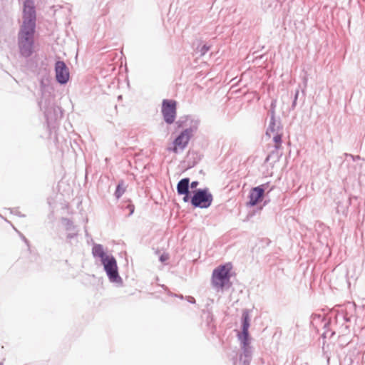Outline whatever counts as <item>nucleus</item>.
Returning a JSON list of instances; mask_svg holds the SVG:
<instances>
[{"label":"nucleus","mask_w":365,"mask_h":365,"mask_svg":"<svg viewBox=\"0 0 365 365\" xmlns=\"http://www.w3.org/2000/svg\"><path fill=\"white\" fill-rule=\"evenodd\" d=\"M23 22L18 35V44L21 54L30 56L34 51L36 14L32 0H26L23 9Z\"/></svg>","instance_id":"obj_1"},{"label":"nucleus","mask_w":365,"mask_h":365,"mask_svg":"<svg viewBox=\"0 0 365 365\" xmlns=\"http://www.w3.org/2000/svg\"><path fill=\"white\" fill-rule=\"evenodd\" d=\"M232 269V264L227 263L225 264L218 266L213 270L212 283L217 290H222L224 288H227L230 286Z\"/></svg>","instance_id":"obj_2"},{"label":"nucleus","mask_w":365,"mask_h":365,"mask_svg":"<svg viewBox=\"0 0 365 365\" xmlns=\"http://www.w3.org/2000/svg\"><path fill=\"white\" fill-rule=\"evenodd\" d=\"M212 202V196L207 190H198L192 197L191 202L195 207H208Z\"/></svg>","instance_id":"obj_3"},{"label":"nucleus","mask_w":365,"mask_h":365,"mask_svg":"<svg viewBox=\"0 0 365 365\" xmlns=\"http://www.w3.org/2000/svg\"><path fill=\"white\" fill-rule=\"evenodd\" d=\"M104 269L110 279L113 282H118L120 279L118 272V266L115 259L109 255L105 258L102 262Z\"/></svg>","instance_id":"obj_4"},{"label":"nucleus","mask_w":365,"mask_h":365,"mask_svg":"<svg viewBox=\"0 0 365 365\" xmlns=\"http://www.w3.org/2000/svg\"><path fill=\"white\" fill-rule=\"evenodd\" d=\"M192 135V130L190 128L182 130L173 141V148H168L169 150L175 153L182 150L188 144Z\"/></svg>","instance_id":"obj_5"},{"label":"nucleus","mask_w":365,"mask_h":365,"mask_svg":"<svg viewBox=\"0 0 365 365\" xmlns=\"http://www.w3.org/2000/svg\"><path fill=\"white\" fill-rule=\"evenodd\" d=\"M176 101L173 100H164L163 101L162 113L165 121L172 124L176 116Z\"/></svg>","instance_id":"obj_6"},{"label":"nucleus","mask_w":365,"mask_h":365,"mask_svg":"<svg viewBox=\"0 0 365 365\" xmlns=\"http://www.w3.org/2000/svg\"><path fill=\"white\" fill-rule=\"evenodd\" d=\"M56 76L58 82L66 83L69 79V71L63 61H58L56 63Z\"/></svg>","instance_id":"obj_7"},{"label":"nucleus","mask_w":365,"mask_h":365,"mask_svg":"<svg viewBox=\"0 0 365 365\" xmlns=\"http://www.w3.org/2000/svg\"><path fill=\"white\" fill-rule=\"evenodd\" d=\"M244 317V322H243V327H242V331L241 334H239V339H240L241 342L243 344V346L245 348V351H247V348L249 345L248 342V337H249V314L247 312L243 314Z\"/></svg>","instance_id":"obj_8"},{"label":"nucleus","mask_w":365,"mask_h":365,"mask_svg":"<svg viewBox=\"0 0 365 365\" xmlns=\"http://www.w3.org/2000/svg\"><path fill=\"white\" fill-rule=\"evenodd\" d=\"M265 186L266 184H263L260 186L252 188V215L255 212V207L257 205L259 202L262 200V198L264 197Z\"/></svg>","instance_id":"obj_9"},{"label":"nucleus","mask_w":365,"mask_h":365,"mask_svg":"<svg viewBox=\"0 0 365 365\" xmlns=\"http://www.w3.org/2000/svg\"><path fill=\"white\" fill-rule=\"evenodd\" d=\"M283 127L280 120H277L274 116V112L272 111V116L270 117V121L267 129L266 134L267 135H273L274 133H278L282 132Z\"/></svg>","instance_id":"obj_10"},{"label":"nucleus","mask_w":365,"mask_h":365,"mask_svg":"<svg viewBox=\"0 0 365 365\" xmlns=\"http://www.w3.org/2000/svg\"><path fill=\"white\" fill-rule=\"evenodd\" d=\"M189 179H182L177 185V190L180 195H187L189 192Z\"/></svg>","instance_id":"obj_11"},{"label":"nucleus","mask_w":365,"mask_h":365,"mask_svg":"<svg viewBox=\"0 0 365 365\" xmlns=\"http://www.w3.org/2000/svg\"><path fill=\"white\" fill-rule=\"evenodd\" d=\"M92 254L94 257L101 258V262L109 256L104 252L103 247L101 245H95L92 248Z\"/></svg>","instance_id":"obj_12"},{"label":"nucleus","mask_w":365,"mask_h":365,"mask_svg":"<svg viewBox=\"0 0 365 365\" xmlns=\"http://www.w3.org/2000/svg\"><path fill=\"white\" fill-rule=\"evenodd\" d=\"M283 135L282 132H279L278 133H274L273 135H268L269 138H272V140L274 143V148L277 150L282 148V136Z\"/></svg>","instance_id":"obj_13"},{"label":"nucleus","mask_w":365,"mask_h":365,"mask_svg":"<svg viewBox=\"0 0 365 365\" xmlns=\"http://www.w3.org/2000/svg\"><path fill=\"white\" fill-rule=\"evenodd\" d=\"M125 186L123 183V182H119V184L117 186L116 190H115V196L117 198H119L121 197V195L125 192Z\"/></svg>","instance_id":"obj_14"},{"label":"nucleus","mask_w":365,"mask_h":365,"mask_svg":"<svg viewBox=\"0 0 365 365\" xmlns=\"http://www.w3.org/2000/svg\"><path fill=\"white\" fill-rule=\"evenodd\" d=\"M280 155L278 152H272L271 154L268 155L266 158V161H269L271 158L274 157L277 160H279Z\"/></svg>","instance_id":"obj_15"},{"label":"nucleus","mask_w":365,"mask_h":365,"mask_svg":"<svg viewBox=\"0 0 365 365\" xmlns=\"http://www.w3.org/2000/svg\"><path fill=\"white\" fill-rule=\"evenodd\" d=\"M276 100L272 101L271 109H270V117L272 116V111L275 113Z\"/></svg>","instance_id":"obj_16"},{"label":"nucleus","mask_w":365,"mask_h":365,"mask_svg":"<svg viewBox=\"0 0 365 365\" xmlns=\"http://www.w3.org/2000/svg\"><path fill=\"white\" fill-rule=\"evenodd\" d=\"M160 260L162 262H165V261H166L168 259V255H163L160 256Z\"/></svg>","instance_id":"obj_17"},{"label":"nucleus","mask_w":365,"mask_h":365,"mask_svg":"<svg viewBox=\"0 0 365 365\" xmlns=\"http://www.w3.org/2000/svg\"><path fill=\"white\" fill-rule=\"evenodd\" d=\"M299 89L296 90L295 93H294V100L297 101L298 96H299Z\"/></svg>","instance_id":"obj_18"},{"label":"nucleus","mask_w":365,"mask_h":365,"mask_svg":"<svg viewBox=\"0 0 365 365\" xmlns=\"http://www.w3.org/2000/svg\"><path fill=\"white\" fill-rule=\"evenodd\" d=\"M198 182L195 181L191 183V187H195L197 185Z\"/></svg>","instance_id":"obj_19"},{"label":"nucleus","mask_w":365,"mask_h":365,"mask_svg":"<svg viewBox=\"0 0 365 365\" xmlns=\"http://www.w3.org/2000/svg\"><path fill=\"white\" fill-rule=\"evenodd\" d=\"M296 105H297V101L294 100L293 103H292V108L294 109Z\"/></svg>","instance_id":"obj_20"},{"label":"nucleus","mask_w":365,"mask_h":365,"mask_svg":"<svg viewBox=\"0 0 365 365\" xmlns=\"http://www.w3.org/2000/svg\"><path fill=\"white\" fill-rule=\"evenodd\" d=\"M187 198H188L187 195H185V196L184 197V201H185V202L187 201Z\"/></svg>","instance_id":"obj_21"},{"label":"nucleus","mask_w":365,"mask_h":365,"mask_svg":"<svg viewBox=\"0 0 365 365\" xmlns=\"http://www.w3.org/2000/svg\"><path fill=\"white\" fill-rule=\"evenodd\" d=\"M267 200H265V201H264V204H263V205H265L267 204Z\"/></svg>","instance_id":"obj_22"},{"label":"nucleus","mask_w":365,"mask_h":365,"mask_svg":"<svg viewBox=\"0 0 365 365\" xmlns=\"http://www.w3.org/2000/svg\"><path fill=\"white\" fill-rule=\"evenodd\" d=\"M261 209H262V206H261L258 210H260Z\"/></svg>","instance_id":"obj_23"},{"label":"nucleus","mask_w":365,"mask_h":365,"mask_svg":"<svg viewBox=\"0 0 365 365\" xmlns=\"http://www.w3.org/2000/svg\"><path fill=\"white\" fill-rule=\"evenodd\" d=\"M0 365H4L3 363H0Z\"/></svg>","instance_id":"obj_24"}]
</instances>
